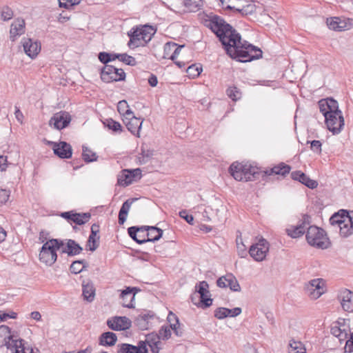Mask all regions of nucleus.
<instances>
[{"mask_svg":"<svg viewBox=\"0 0 353 353\" xmlns=\"http://www.w3.org/2000/svg\"><path fill=\"white\" fill-rule=\"evenodd\" d=\"M327 291L326 282L323 279L310 280V299L316 300Z\"/></svg>","mask_w":353,"mask_h":353,"instance_id":"nucleus-14","label":"nucleus"},{"mask_svg":"<svg viewBox=\"0 0 353 353\" xmlns=\"http://www.w3.org/2000/svg\"><path fill=\"white\" fill-rule=\"evenodd\" d=\"M241 245L239 243V239H236V246L238 254L241 257H244L246 255V250L245 247L242 242V239H240Z\"/></svg>","mask_w":353,"mask_h":353,"instance_id":"nucleus-58","label":"nucleus"},{"mask_svg":"<svg viewBox=\"0 0 353 353\" xmlns=\"http://www.w3.org/2000/svg\"><path fill=\"white\" fill-rule=\"evenodd\" d=\"M117 353H148V350L145 341H141L137 345L121 343L118 345Z\"/></svg>","mask_w":353,"mask_h":353,"instance_id":"nucleus-19","label":"nucleus"},{"mask_svg":"<svg viewBox=\"0 0 353 353\" xmlns=\"http://www.w3.org/2000/svg\"><path fill=\"white\" fill-rule=\"evenodd\" d=\"M183 47V46H177L175 43H168L165 47V51L167 52L168 50H173V53L170 55V59L172 61H174L179 54L181 48Z\"/></svg>","mask_w":353,"mask_h":353,"instance_id":"nucleus-40","label":"nucleus"},{"mask_svg":"<svg viewBox=\"0 0 353 353\" xmlns=\"http://www.w3.org/2000/svg\"><path fill=\"white\" fill-rule=\"evenodd\" d=\"M128 130L137 137H140V130L143 120L134 116V113H128L127 117L123 118Z\"/></svg>","mask_w":353,"mask_h":353,"instance_id":"nucleus-13","label":"nucleus"},{"mask_svg":"<svg viewBox=\"0 0 353 353\" xmlns=\"http://www.w3.org/2000/svg\"><path fill=\"white\" fill-rule=\"evenodd\" d=\"M171 336L170 327L168 326H163L159 330L158 339H168Z\"/></svg>","mask_w":353,"mask_h":353,"instance_id":"nucleus-50","label":"nucleus"},{"mask_svg":"<svg viewBox=\"0 0 353 353\" xmlns=\"http://www.w3.org/2000/svg\"><path fill=\"white\" fill-rule=\"evenodd\" d=\"M131 321L126 316H115L107 321L108 326L113 330H125L131 327Z\"/></svg>","mask_w":353,"mask_h":353,"instance_id":"nucleus-18","label":"nucleus"},{"mask_svg":"<svg viewBox=\"0 0 353 353\" xmlns=\"http://www.w3.org/2000/svg\"><path fill=\"white\" fill-rule=\"evenodd\" d=\"M179 216L185 219L189 224L194 225V217L192 215L188 214L187 210H183L179 212Z\"/></svg>","mask_w":353,"mask_h":353,"instance_id":"nucleus-55","label":"nucleus"},{"mask_svg":"<svg viewBox=\"0 0 353 353\" xmlns=\"http://www.w3.org/2000/svg\"><path fill=\"white\" fill-rule=\"evenodd\" d=\"M108 128L114 132L121 131V124L112 119H107L105 123Z\"/></svg>","mask_w":353,"mask_h":353,"instance_id":"nucleus-52","label":"nucleus"},{"mask_svg":"<svg viewBox=\"0 0 353 353\" xmlns=\"http://www.w3.org/2000/svg\"><path fill=\"white\" fill-rule=\"evenodd\" d=\"M351 216L352 213L350 214L345 210H341L330 217V223L333 227H336L338 229L343 223H349Z\"/></svg>","mask_w":353,"mask_h":353,"instance_id":"nucleus-24","label":"nucleus"},{"mask_svg":"<svg viewBox=\"0 0 353 353\" xmlns=\"http://www.w3.org/2000/svg\"><path fill=\"white\" fill-rule=\"evenodd\" d=\"M291 177L292 179L299 181L305 186L309 188V177L307 176L304 173L301 171H295L291 173Z\"/></svg>","mask_w":353,"mask_h":353,"instance_id":"nucleus-43","label":"nucleus"},{"mask_svg":"<svg viewBox=\"0 0 353 353\" xmlns=\"http://www.w3.org/2000/svg\"><path fill=\"white\" fill-rule=\"evenodd\" d=\"M270 244L265 239L261 238L259 241L252 245L249 250V254L256 261H262L269 252Z\"/></svg>","mask_w":353,"mask_h":353,"instance_id":"nucleus-10","label":"nucleus"},{"mask_svg":"<svg viewBox=\"0 0 353 353\" xmlns=\"http://www.w3.org/2000/svg\"><path fill=\"white\" fill-rule=\"evenodd\" d=\"M205 26L219 37L227 54L241 62H248L262 57V51L242 41L241 36L221 17L214 15L205 21Z\"/></svg>","mask_w":353,"mask_h":353,"instance_id":"nucleus-1","label":"nucleus"},{"mask_svg":"<svg viewBox=\"0 0 353 353\" xmlns=\"http://www.w3.org/2000/svg\"><path fill=\"white\" fill-rule=\"evenodd\" d=\"M111 56H113V55L111 54L110 53H108V52H100L99 54V59L100 60L101 62L107 65V63L108 62L114 60L112 58H111Z\"/></svg>","mask_w":353,"mask_h":353,"instance_id":"nucleus-53","label":"nucleus"},{"mask_svg":"<svg viewBox=\"0 0 353 353\" xmlns=\"http://www.w3.org/2000/svg\"><path fill=\"white\" fill-rule=\"evenodd\" d=\"M113 59H118L119 61L123 62L126 65H135L137 63L135 58L132 56H130L127 54H114Z\"/></svg>","mask_w":353,"mask_h":353,"instance_id":"nucleus-42","label":"nucleus"},{"mask_svg":"<svg viewBox=\"0 0 353 353\" xmlns=\"http://www.w3.org/2000/svg\"><path fill=\"white\" fill-rule=\"evenodd\" d=\"M214 316L218 319H223L227 316V308L226 307H218L214 311Z\"/></svg>","mask_w":353,"mask_h":353,"instance_id":"nucleus-54","label":"nucleus"},{"mask_svg":"<svg viewBox=\"0 0 353 353\" xmlns=\"http://www.w3.org/2000/svg\"><path fill=\"white\" fill-rule=\"evenodd\" d=\"M12 12L11 10L6 8L1 12V17L4 21H8L12 17Z\"/></svg>","mask_w":353,"mask_h":353,"instance_id":"nucleus-60","label":"nucleus"},{"mask_svg":"<svg viewBox=\"0 0 353 353\" xmlns=\"http://www.w3.org/2000/svg\"><path fill=\"white\" fill-rule=\"evenodd\" d=\"M64 245V241L52 239L43 243L39 252V260L46 265H52L57 259V250Z\"/></svg>","mask_w":353,"mask_h":353,"instance_id":"nucleus-6","label":"nucleus"},{"mask_svg":"<svg viewBox=\"0 0 353 353\" xmlns=\"http://www.w3.org/2000/svg\"><path fill=\"white\" fill-rule=\"evenodd\" d=\"M216 285L222 288L229 287L234 292L241 291L240 285L236 278L232 274H227L219 278L216 281Z\"/></svg>","mask_w":353,"mask_h":353,"instance_id":"nucleus-15","label":"nucleus"},{"mask_svg":"<svg viewBox=\"0 0 353 353\" xmlns=\"http://www.w3.org/2000/svg\"><path fill=\"white\" fill-rule=\"evenodd\" d=\"M153 317L154 315L150 313L141 314L134 320V323L140 330H145L149 328V321Z\"/></svg>","mask_w":353,"mask_h":353,"instance_id":"nucleus-31","label":"nucleus"},{"mask_svg":"<svg viewBox=\"0 0 353 353\" xmlns=\"http://www.w3.org/2000/svg\"><path fill=\"white\" fill-rule=\"evenodd\" d=\"M83 296L85 300L92 302L95 296V288L93 283L90 281H83L82 283Z\"/></svg>","mask_w":353,"mask_h":353,"instance_id":"nucleus-29","label":"nucleus"},{"mask_svg":"<svg viewBox=\"0 0 353 353\" xmlns=\"http://www.w3.org/2000/svg\"><path fill=\"white\" fill-rule=\"evenodd\" d=\"M155 32L156 30L150 26H144L140 28H132L128 32L130 37V41L128 43V47L134 49L145 46L152 39Z\"/></svg>","mask_w":353,"mask_h":353,"instance_id":"nucleus-5","label":"nucleus"},{"mask_svg":"<svg viewBox=\"0 0 353 353\" xmlns=\"http://www.w3.org/2000/svg\"><path fill=\"white\" fill-rule=\"evenodd\" d=\"M67 241V254L68 256H74L80 254L83 248L74 240L66 239Z\"/></svg>","mask_w":353,"mask_h":353,"instance_id":"nucleus-33","label":"nucleus"},{"mask_svg":"<svg viewBox=\"0 0 353 353\" xmlns=\"http://www.w3.org/2000/svg\"><path fill=\"white\" fill-rule=\"evenodd\" d=\"M163 235V230L155 226H147L146 239H141L140 242H154L159 240Z\"/></svg>","mask_w":353,"mask_h":353,"instance_id":"nucleus-26","label":"nucleus"},{"mask_svg":"<svg viewBox=\"0 0 353 353\" xmlns=\"http://www.w3.org/2000/svg\"><path fill=\"white\" fill-rule=\"evenodd\" d=\"M91 217V214L89 212L87 213H74L72 222L77 225H83L87 223Z\"/></svg>","mask_w":353,"mask_h":353,"instance_id":"nucleus-38","label":"nucleus"},{"mask_svg":"<svg viewBox=\"0 0 353 353\" xmlns=\"http://www.w3.org/2000/svg\"><path fill=\"white\" fill-rule=\"evenodd\" d=\"M15 339L10 334V328L7 325L0 326V347L6 346L8 349H12Z\"/></svg>","mask_w":353,"mask_h":353,"instance_id":"nucleus-25","label":"nucleus"},{"mask_svg":"<svg viewBox=\"0 0 353 353\" xmlns=\"http://www.w3.org/2000/svg\"><path fill=\"white\" fill-rule=\"evenodd\" d=\"M139 231V227H137V226H132V227H130L128 229V233L129 234V236L134 240L137 243H139V244H142V243H144V242H140V241L141 240V239H139L138 238V236H137V232Z\"/></svg>","mask_w":353,"mask_h":353,"instance_id":"nucleus-48","label":"nucleus"},{"mask_svg":"<svg viewBox=\"0 0 353 353\" xmlns=\"http://www.w3.org/2000/svg\"><path fill=\"white\" fill-rule=\"evenodd\" d=\"M168 321L170 323V328L174 330L176 335L181 336V332H179L178 330V327L179 326V319L177 316L173 314L172 312H170L168 316Z\"/></svg>","mask_w":353,"mask_h":353,"instance_id":"nucleus-39","label":"nucleus"},{"mask_svg":"<svg viewBox=\"0 0 353 353\" xmlns=\"http://www.w3.org/2000/svg\"><path fill=\"white\" fill-rule=\"evenodd\" d=\"M184 6L188 12H197L203 7L202 0H184Z\"/></svg>","mask_w":353,"mask_h":353,"instance_id":"nucleus-36","label":"nucleus"},{"mask_svg":"<svg viewBox=\"0 0 353 353\" xmlns=\"http://www.w3.org/2000/svg\"><path fill=\"white\" fill-rule=\"evenodd\" d=\"M52 149L54 154H72V147L65 141L52 143Z\"/></svg>","mask_w":353,"mask_h":353,"instance_id":"nucleus-30","label":"nucleus"},{"mask_svg":"<svg viewBox=\"0 0 353 353\" xmlns=\"http://www.w3.org/2000/svg\"><path fill=\"white\" fill-rule=\"evenodd\" d=\"M136 288L128 287L123 290L121 294V299H122V305L125 307L133 308L135 294L137 292Z\"/></svg>","mask_w":353,"mask_h":353,"instance_id":"nucleus-23","label":"nucleus"},{"mask_svg":"<svg viewBox=\"0 0 353 353\" xmlns=\"http://www.w3.org/2000/svg\"><path fill=\"white\" fill-rule=\"evenodd\" d=\"M26 30V23L23 19H15L10 26V38L14 41L19 36L23 34Z\"/></svg>","mask_w":353,"mask_h":353,"instance_id":"nucleus-21","label":"nucleus"},{"mask_svg":"<svg viewBox=\"0 0 353 353\" xmlns=\"http://www.w3.org/2000/svg\"><path fill=\"white\" fill-rule=\"evenodd\" d=\"M14 115H15V118L20 123H23V113L21 112V111L19 110V108L17 106H15V112H14Z\"/></svg>","mask_w":353,"mask_h":353,"instance_id":"nucleus-64","label":"nucleus"},{"mask_svg":"<svg viewBox=\"0 0 353 353\" xmlns=\"http://www.w3.org/2000/svg\"><path fill=\"white\" fill-rule=\"evenodd\" d=\"M147 226L139 227L137 236L139 239H146Z\"/></svg>","mask_w":353,"mask_h":353,"instance_id":"nucleus-63","label":"nucleus"},{"mask_svg":"<svg viewBox=\"0 0 353 353\" xmlns=\"http://www.w3.org/2000/svg\"><path fill=\"white\" fill-rule=\"evenodd\" d=\"M198 212L202 210V221L221 222L226 219V207L222 203L221 201L214 199L208 206L203 208L202 205L197 207Z\"/></svg>","mask_w":353,"mask_h":353,"instance_id":"nucleus-4","label":"nucleus"},{"mask_svg":"<svg viewBox=\"0 0 353 353\" xmlns=\"http://www.w3.org/2000/svg\"><path fill=\"white\" fill-rule=\"evenodd\" d=\"M137 199H129L126 200L122 205L119 213L118 222L120 225H123L126 221L127 216L132 204L137 201Z\"/></svg>","mask_w":353,"mask_h":353,"instance_id":"nucleus-28","label":"nucleus"},{"mask_svg":"<svg viewBox=\"0 0 353 353\" xmlns=\"http://www.w3.org/2000/svg\"><path fill=\"white\" fill-rule=\"evenodd\" d=\"M71 121L70 114L65 111L58 112L52 117L49 121V125L57 130H62L66 128Z\"/></svg>","mask_w":353,"mask_h":353,"instance_id":"nucleus-12","label":"nucleus"},{"mask_svg":"<svg viewBox=\"0 0 353 353\" xmlns=\"http://www.w3.org/2000/svg\"><path fill=\"white\" fill-rule=\"evenodd\" d=\"M321 141L316 140L310 141V148L314 150L315 152H321Z\"/></svg>","mask_w":353,"mask_h":353,"instance_id":"nucleus-61","label":"nucleus"},{"mask_svg":"<svg viewBox=\"0 0 353 353\" xmlns=\"http://www.w3.org/2000/svg\"><path fill=\"white\" fill-rule=\"evenodd\" d=\"M209 285L205 281H201L195 286V292L200 295L201 302L204 307H210L212 303V299L210 298V292L208 290Z\"/></svg>","mask_w":353,"mask_h":353,"instance_id":"nucleus-17","label":"nucleus"},{"mask_svg":"<svg viewBox=\"0 0 353 353\" xmlns=\"http://www.w3.org/2000/svg\"><path fill=\"white\" fill-rule=\"evenodd\" d=\"M223 6H225L229 10H236L238 12H241L243 6H241V1H245V0H219Z\"/></svg>","mask_w":353,"mask_h":353,"instance_id":"nucleus-35","label":"nucleus"},{"mask_svg":"<svg viewBox=\"0 0 353 353\" xmlns=\"http://www.w3.org/2000/svg\"><path fill=\"white\" fill-rule=\"evenodd\" d=\"M308 216L305 214L301 224H299L296 226L292 225L286 228V233L288 235L294 239L298 238L305 233V239L309 243V232H306L305 228V225L308 221Z\"/></svg>","mask_w":353,"mask_h":353,"instance_id":"nucleus-16","label":"nucleus"},{"mask_svg":"<svg viewBox=\"0 0 353 353\" xmlns=\"http://www.w3.org/2000/svg\"><path fill=\"white\" fill-rule=\"evenodd\" d=\"M347 321H349L340 318L333 322L331 325L330 332L339 339L341 343L345 342V345L348 347L349 351H353V336L351 335L350 339H347L350 334V325Z\"/></svg>","mask_w":353,"mask_h":353,"instance_id":"nucleus-7","label":"nucleus"},{"mask_svg":"<svg viewBox=\"0 0 353 353\" xmlns=\"http://www.w3.org/2000/svg\"><path fill=\"white\" fill-rule=\"evenodd\" d=\"M59 3V6L61 8H65L69 9L74 6L78 5L80 3L81 0H58Z\"/></svg>","mask_w":353,"mask_h":353,"instance_id":"nucleus-49","label":"nucleus"},{"mask_svg":"<svg viewBox=\"0 0 353 353\" xmlns=\"http://www.w3.org/2000/svg\"><path fill=\"white\" fill-rule=\"evenodd\" d=\"M320 112L325 117V123L333 134H339L343 130L345 121L338 102L332 98L321 99L318 102Z\"/></svg>","mask_w":353,"mask_h":353,"instance_id":"nucleus-3","label":"nucleus"},{"mask_svg":"<svg viewBox=\"0 0 353 353\" xmlns=\"http://www.w3.org/2000/svg\"><path fill=\"white\" fill-rule=\"evenodd\" d=\"M22 45L25 53L32 59L36 57L41 50L40 43L31 39H23Z\"/></svg>","mask_w":353,"mask_h":353,"instance_id":"nucleus-20","label":"nucleus"},{"mask_svg":"<svg viewBox=\"0 0 353 353\" xmlns=\"http://www.w3.org/2000/svg\"><path fill=\"white\" fill-rule=\"evenodd\" d=\"M327 26L330 30L343 31L346 28V23L339 17L327 19Z\"/></svg>","mask_w":353,"mask_h":353,"instance_id":"nucleus-32","label":"nucleus"},{"mask_svg":"<svg viewBox=\"0 0 353 353\" xmlns=\"http://www.w3.org/2000/svg\"><path fill=\"white\" fill-rule=\"evenodd\" d=\"M125 74L122 69L117 68L111 65H105L101 72L103 81L110 83L124 80Z\"/></svg>","mask_w":353,"mask_h":353,"instance_id":"nucleus-9","label":"nucleus"},{"mask_svg":"<svg viewBox=\"0 0 353 353\" xmlns=\"http://www.w3.org/2000/svg\"><path fill=\"white\" fill-rule=\"evenodd\" d=\"M99 239L100 237L98 234H93L92 232L90 233L88 240L90 251L93 252L97 249L99 245Z\"/></svg>","mask_w":353,"mask_h":353,"instance_id":"nucleus-46","label":"nucleus"},{"mask_svg":"<svg viewBox=\"0 0 353 353\" xmlns=\"http://www.w3.org/2000/svg\"><path fill=\"white\" fill-rule=\"evenodd\" d=\"M291 170L290 165L280 163L272 168L261 170L259 168L249 163L234 162L229 168V172L233 178L239 181H254L260 177L267 181L269 176L274 175L285 176Z\"/></svg>","mask_w":353,"mask_h":353,"instance_id":"nucleus-2","label":"nucleus"},{"mask_svg":"<svg viewBox=\"0 0 353 353\" xmlns=\"http://www.w3.org/2000/svg\"><path fill=\"white\" fill-rule=\"evenodd\" d=\"M242 310L241 307H234L233 309L227 308V316L230 317H235L239 316Z\"/></svg>","mask_w":353,"mask_h":353,"instance_id":"nucleus-59","label":"nucleus"},{"mask_svg":"<svg viewBox=\"0 0 353 353\" xmlns=\"http://www.w3.org/2000/svg\"><path fill=\"white\" fill-rule=\"evenodd\" d=\"M341 307L345 312H353V292L349 290L341 292L339 296Z\"/></svg>","mask_w":353,"mask_h":353,"instance_id":"nucleus-22","label":"nucleus"},{"mask_svg":"<svg viewBox=\"0 0 353 353\" xmlns=\"http://www.w3.org/2000/svg\"><path fill=\"white\" fill-rule=\"evenodd\" d=\"M86 263H87L83 260L75 261L71 264L70 270L73 274H79L83 271V268L85 267Z\"/></svg>","mask_w":353,"mask_h":353,"instance_id":"nucleus-45","label":"nucleus"},{"mask_svg":"<svg viewBox=\"0 0 353 353\" xmlns=\"http://www.w3.org/2000/svg\"><path fill=\"white\" fill-rule=\"evenodd\" d=\"M117 341V336L112 332H103L99 339V343L102 346H113Z\"/></svg>","mask_w":353,"mask_h":353,"instance_id":"nucleus-27","label":"nucleus"},{"mask_svg":"<svg viewBox=\"0 0 353 353\" xmlns=\"http://www.w3.org/2000/svg\"><path fill=\"white\" fill-rule=\"evenodd\" d=\"M141 176V170L139 168L133 170H123L121 174L119 175L117 183L121 186H128L137 181Z\"/></svg>","mask_w":353,"mask_h":353,"instance_id":"nucleus-11","label":"nucleus"},{"mask_svg":"<svg viewBox=\"0 0 353 353\" xmlns=\"http://www.w3.org/2000/svg\"><path fill=\"white\" fill-rule=\"evenodd\" d=\"M312 208L314 211L315 212H321V210L323 208V203L321 199H317L315 201H314V199L312 198Z\"/></svg>","mask_w":353,"mask_h":353,"instance_id":"nucleus-57","label":"nucleus"},{"mask_svg":"<svg viewBox=\"0 0 353 353\" xmlns=\"http://www.w3.org/2000/svg\"><path fill=\"white\" fill-rule=\"evenodd\" d=\"M289 346V353H307L305 347L300 341H291Z\"/></svg>","mask_w":353,"mask_h":353,"instance_id":"nucleus-41","label":"nucleus"},{"mask_svg":"<svg viewBox=\"0 0 353 353\" xmlns=\"http://www.w3.org/2000/svg\"><path fill=\"white\" fill-rule=\"evenodd\" d=\"M201 71L202 68L196 66V65H192L187 69L188 74L192 78L198 77L201 74Z\"/></svg>","mask_w":353,"mask_h":353,"instance_id":"nucleus-51","label":"nucleus"},{"mask_svg":"<svg viewBox=\"0 0 353 353\" xmlns=\"http://www.w3.org/2000/svg\"><path fill=\"white\" fill-rule=\"evenodd\" d=\"M12 348L14 349V353H34L32 347L24 346L23 340L22 339H15Z\"/></svg>","mask_w":353,"mask_h":353,"instance_id":"nucleus-37","label":"nucleus"},{"mask_svg":"<svg viewBox=\"0 0 353 353\" xmlns=\"http://www.w3.org/2000/svg\"><path fill=\"white\" fill-rule=\"evenodd\" d=\"M228 96L233 101H237L241 98V94L236 87H230L227 90Z\"/></svg>","mask_w":353,"mask_h":353,"instance_id":"nucleus-47","label":"nucleus"},{"mask_svg":"<svg viewBox=\"0 0 353 353\" xmlns=\"http://www.w3.org/2000/svg\"><path fill=\"white\" fill-rule=\"evenodd\" d=\"M339 232L341 236L347 237L353 234V212L350 217L349 223H343L339 228Z\"/></svg>","mask_w":353,"mask_h":353,"instance_id":"nucleus-34","label":"nucleus"},{"mask_svg":"<svg viewBox=\"0 0 353 353\" xmlns=\"http://www.w3.org/2000/svg\"><path fill=\"white\" fill-rule=\"evenodd\" d=\"M8 156H0V170H6L8 166Z\"/></svg>","mask_w":353,"mask_h":353,"instance_id":"nucleus-62","label":"nucleus"},{"mask_svg":"<svg viewBox=\"0 0 353 353\" xmlns=\"http://www.w3.org/2000/svg\"><path fill=\"white\" fill-rule=\"evenodd\" d=\"M310 245L321 249H326L330 245V241L325 231L318 227L310 225Z\"/></svg>","mask_w":353,"mask_h":353,"instance_id":"nucleus-8","label":"nucleus"},{"mask_svg":"<svg viewBox=\"0 0 353 353\" xmlns=\"http://www.w3.org/2000/svg\"><path fill=\"white\" fill-rule=\"evenodd\" d=\"M117 110L120 114L123 116V118L127 117L128 113H133L130 109L129 105L126 101H120L117 104Z\"/></svg>","mask_w":353,"mask_h":353,"instance_id":"nucleus-44","label":"nucleus"},{"mask_svg":"<svg viewBox=\"0 0 353 353\" xmlns=\"http://www.w3.org/2000/svg\"><path fill=\"white\" fill-rule=\"evenodd\" d=\"M10 190L6 189H0V203H5L10 197Z\"/></svg>","mask_w":353,"mask_h":353,"instance_id":"nucleus-56","label":"nucleus"}]
</instances>
